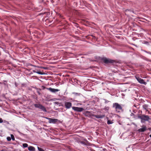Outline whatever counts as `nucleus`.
<instances>
[{
    "instance_id": "obj_25",
    "label": "nucleus",
    "mask_w": 151,
    "mask_h": 151,
    "mask_svg": "<svg viewBox=\"0 0 151 151\" xmlns=\"http://www.w3.org/2000/svg\"><path fill=\"white\" fill-rule=\"evenodd\" d=\"M6 139L8 141H10L11 140V138L10 137H7Z\"/></svg>"
},
{
    "instance_id": "obj_33",
    "label": "nucleus",
    "mask_w": 151,
    "mask_h": 151,
    "mask_svg": "<svg viewBox=\"0 0 151 151\" xmlns=\"http://www.w3.org/2000/svg\"><path fill=\"white\" fill-rule=\"evenodd\" d=\"M145 43L147 44L148 43V42L146 41V42Z\"/></svg>"
},
{
    "instance_id": "obj_31",
    "label": "nucleus",
    "mask_w": 151,
    "mask_h": 151,
    "mask_svg": "<svg viewBox=\"0 0 151 151\" xmlns=\"http://www.w3.org/2000/svg\"><path fill=\"white\" fill-rule=\"evenodd\" d=\"M131 116H134L135 115H134V114L133 113H132L131 114Z\"/></svg>"
},
{
    "instance_id": "obj_12",
    "label": "nucleus",
    "mask_w": 151,
    "mask_h": 151,
    "mask_svg": "<svg viewBox=\"0 0 151 151\" xmlns=\"http://www.w3.org/2000/svg\"><path fill=\"white\" fill-rule=\"evenodd\" d=\"M143 108L146 111H148V105L147 104H144L142 105Z\"/></svg>"
},
{
    "instance_id": "obj_2",
    "label": "nucleus",
    "mask_w": 151,
    "mask_h": 151,
    "mask_svg": "<svg viewBox=\"0 0 151 151\" xmlns=\"http://www.w3.org/2000/svg\"><path fill=\"white\" fill-rule=\"evenodd\" d=\"M112 107L115 108L116 111L117 112H119L121 111H123L122 106L117 103H113Z\"/></svg>"
},
{
    "instance_id": "obj_7",
    "label": "nucleus",
    "mask_w": 151,
    "mask_h": 151,
    "mask_svg": "<svg viewBox=\"0 0 151 151\" xmlns=\"http://www.w3.org/2000/svg\"><path fill=\"white\" fill-rule=\"evenodd\" d=\"M104 63L108 64L109 63H112L113 60L110 59H108L106 58H103L101 59Z\"/></svg>"
},
{
    "instance_id": "obj_1",
    "label": "nucleus",
    "mask_w": 151,
    "mask_h": 151,
    "mask_svg": "<svg viewBox=\"0 0 151 151\" xmlns=\"http://www.w3.org/2000/svg\"><path fill=\"white\" fill-rule=\"evenodd\" d=\"M138 118L141 119V122L142 123H144L145 121H148L150 119L149 116L144 114L139 115Z\"/></svg>"
},
{
    "instance_id": "obj_3",
    "label": "nucleus",
    "mask_w": 151,
    "mask_h": 151,
    "mask_svg": "<svg viewBox=\"0 0 151 151\" xmlns=\"http://www.w3.org/2000/svg\"><path fill=\"white\" fill-rule=\"evenodd\" d=\"M35 107L40 109L42 111L45 112H47V110L45 107L42 105L40 104H34Z\"/></svg>"
},
{
    "instance_id": "obj_27",
    "label": "nucleus",
    "mask_w": 151,
    "mask_h": 151,
    "mask_svg": "<svg viewBox=\"0 0 151 151\" xmlns=\"http://www.w3.org/2000/svg\"><path fill=\"white\" fill-rule=\"evenodd\" d=\"M3 122V121L1 118H0V123H2Z\"/></svg>"
},
{
    "instance_id": "obj_30",
    "label": "nucleus",
    "mask_w": 151,
    "mask_h": 151,
    "mask_svg": "<svg viewBox=\"0 0 151 151\" xmlns=\"http://www.w3.org/2000/svg\"><path fill=\"white\" fill-rule=\"evenodd\" d=\"M41 68H42L44 69H47V68L46 67H41Z\"/></svg>"
},
{
    "instance_id": "obj_29",
    "label": "nucleus",
    "mask_w": 151,
    "mask_h": 151,
    "mask_svg": "<svg viewBox=\"0 0 151 151\" xmlns=\"http://www.w3.org/2000/svg\"><path fill=\"white\" fill-rule=\"evenodd\" d=\"M18 132L19 133V134L21 135H24V134L21 132H20L19 131H18Z\"/></svg>"
},
{
    "instance_id": "obj_16",
    "label": "nucleus",
    "mask_w": 151,
    "mask_h": 151,
    "mask_svg": "<svg viewBox=\"0 0 151 151\" xmlns=\"http://www.w3.org/2000/svg\"><path fill=\"white\" fill-rule=\"evenodd\" d=\"M73 94H74L75 96H80L81 95V94L80 93H77L75 92H73L72 93Z\"/></svg>"
},
{
    "instance_id": "obj_26",
    "label": "nucleus",
    "mask_w": 151,
    "mask_h": 151,
    "mask_svg": "<svg viewBox=\"0 0 151 151\" xmlns=\"http://www.w3.org/2000/svg\"><path fill=\"white\" fill-rule=\"evenodd\" d=\"M104 100H105V103H108L109 101H108L107 100H106V99H104Z\"/></svg>"
},
{
    "instance_id": "obj_35",
    "label": "nucleus",
    "mask_w": 151,
    "mask_h": 151,
    "mask_svg": "<svg viewBox=\"0 0 151 151\" xmlns=\"http://www.w3.org/2000/svg\"><path fill=\"white\" fill-rule=\"evenodd\" d=\"M127 10H128V11H129V10H128H128H126V11H127Z\"/></svg>"
},
{
    "instance_id": "obj_17",
    "label": "nucleus",
    "mask_w": 151,
    "mask_h": 151,
    "mask_svg": "<svg viewBox=\"0 0 151 151\" xmlns=\"http://www.w3.org/2000/svg\"><path fill=\"white\" fill-rule=\"evenodd\" d=\"M85 140L86 141V142L87 143H86V142H83V141H81V143L82 144H83L85 145H87V143H88V142L86 140V139H85Z\"/></svg>"
},
{
    "instance_id": "obj_23",
    "label": "nucleus",
    "mask_w": 151,
    "mask_h": 151,
    "mask_svg": "<svg viewBox=\"0 0 151 151\" xmlns=\"http://www.w3.org/2000/svg\"><path fill=\"white\" fill-rule=\"evenodd\" d=\"M23 146L24 147H27L28 146V144L27 143H24L23 144Z\"/></svg>"
},
{
    "instance_id": "obj_6",
    "label": "nucleus",
    "mask_w": 151,
    "mask_h": 151,
    "mask_svg": "<svg viewBox=\"0 0 151 151\" xmlns=\"http://www.w3.org/2000/svg\"><path fill=\"white\" fill-rule=\"evenodd\" d=\"M72 109L75 111L78 112H81L84 110V109L82 107L73 106Z\"/></svg>"
},
{
    "instance_id": "obj_5",
    "label": "nucleus",
    "mask_w": 151,
    "mask_h": 151,
    "mask_svg": "<svg viewBox=\"0 0 151 151\" xmlns=\"http://www.w3.org/2000/svg\"><path fill=\"white\" fill-rule=\"evenodd\" d=\"M64 106L67 109H70L72 107V104L71 103L66 101H64Z\"/></svg>"
},
{
    "instance_id": "obj_18",
    "label": "nucleus",
    "mask_w": 151,
    "mask_h": 151,
    "mask_svg": "<svg viewBox=\"0 0 151 151\" xmlns=\"http://www.w3.org/2000/svg\"><path fill=\"white\" fill-rule=\"evenodd\" d=\"M113 122L110 120H108L107 122V124L108 125L112 124Z\"/></svg>"
},
{
    "instance_id": "obj_20",
    "label": "nucleus",
    "mask_w": 151,
    "mask_h": 151,
    "mask_svg": "<svg viewBox=\"0 0 151 151\" xmlns=\"http://www.w3.org/2000/svg\"><path fill=\"white\" fill-rule=\"evenodd\" d=\"M11 139H12L13 140H15L13 134H11Z\"/></svg>"
},
{
    "instance_id": "obj_14",
    "label": "nucleus",
    "mask_w": 151,
    "mask_h": 151,
    "mask_svg": "<svg viewBox=\"0 0 151 151\" xmlns=\"http://www.w3.org/2000/svg\"><path fill=\"white\" fill-rule=\"evenodd\" d=\"M28 149L30 151H35V148L34 147L32 146H29L28 147Z\"/></svg>"
},
{
    "instance_id": "obj_19",
    "label": "nucleus",
    "mask_w": 151,
    "mask_h": 151,
    "mask_svg": "<svg viewBox=\"0 0 151 151\" xmlns=\"http://www.w3.org/2000/svg\"><path fill=\"white\" fill-rule=\"evenodd\" d=\"M37 93H38L39 95H41V93H40V91H41V89H38L37 88Z\"/></svg>"
},
{
    "instance_id": "obj_15",
    "label": "nucleus",
    "mask_w": 151,
    "mask_h": 151,
    "mask_svg": "<svg viewBox=\"0 0 151 151\" xmlns=\"http://www.w3.org/2000/svg\"><path fill=\"white\" fill-rule=\"evenodd\" d=\"M3 84L5 86L8 87V84L7 83V82L6 81L4 80L3 82Z\"/></svg>"
},
{
    "instance_id": "obj_32",
    "label": "nucleus",
    "mask_w": 151,
    "mask_h": 151,
    "mask_svg": "<svg viewBox=\"0 0 151 151\" xmlns=\"http://www.w3.org/2000/svg\"><path fill=\"white\" fill-rule=\"evenodd\" d=\"M33 72L34 73H36V72H37L35 70H33Z\"/></svg>"
},
{
    "instance_id": "obj_8",
    "label": "nucleus",
    "mask_w": 151,
    "mask_h": 151,
    "mask_svg": "<svg viewBox=\"0 0 151 151\" xmlns=\"http://www.w3.org/2000/svg\"><path fill=\"white\" fill-rule=\"evenodd\" d=\"M135 78L136 79L139 83L144 84L145 85H146V84L147 83L144 81V80L141 79L139 77L136 76Z\"/></svg>"
},
{
    "instance_id": "obj_13",
    "label": "nucleus",
    "mask_w": 151,
    "mask_h": 151,
    "mask_svg": "<svg viewBox=\"0 0 151 151\" xmlns=\"http://www.w3.org/2000/svg\"><path fill=\"white\" fill-rule=\"evenodd\" d=\"M90 114V111H86L85 112L84 114L85 116L88 117H90L91 115Z\"/></svg>"
},
{
    "instance_id": "obj_21",
    "label": "nucleus",
    "mask_w": 151,
    "mask_h": 151,
    "mask_svg": "<svg viewBox=\"0 0 151 151\" xmlns=\"http://www.w3.org/2000/svg\"><path fill=\"white\" fill-rule=\"evenodd\" d=\"M36 73L40 75H42L45 74V73H42L40 71H37Z\"/></svg>"
},
{
    "instance_id": "obj_28",
    "label": "nucleus",
    "mask_w": 151,
    "mask_h": 151,
    "mask_svg": "<svg viewBox=\"0 0 151 151\" xmlns=\"http://www.w3.org/2000/svg\"><path fill=\"white\" fill-rule=\"evenodd\" d=\"M15 87H17V86H18V84H17V83L16 82H15Z\"/></svg>"
},
{
    "instance_id": "obj_22",
    "label": "nucleus",
    "mask_w": 151,
    "mask_h": 151,
    "mask_svg": "<svg viewBox=\"0 0 151 151\" xmlns=\"http://www.w3.org/2000/svg\"><path fill=\"white\" fill-rule=\"evenodd\" d=\"M39 151H45L43 149L41 148L40 147H37Z\"/></svg>"
},
{
    "instance_id": "obj_10",
    "label": "nucleus",
    "mask_w": 151,
    "mask_h": 151,
    "mask_svg": "<svg viewBox=\"0 0 151 151\" xmlns=\"http://www.w3.org/2000/svg\"><path fill=\"white\" fill-rule=\"evenodd\" d=\"M48 89L52 93H55L59 91V90L56 89L51 88H49Z\"/></svg>"
},
{
    "instance_id": "obj_9",
    "label": "nucleus",
    "mask_w": 151,
    "mask_h": 151,
    "mask_svg": "<svg viewBox=\"0 0 151 151\" xmlns=\"http://www.w3.org/2000/svg\"><path fill=\"white\" fill-rule=\"evenodd\" d=\"M146 130V127L145 126H143L142 128L139 129H138V131L140 132H143Z\"/></svg>"
},
{
    "instance_id": "obj_4",
    "label": "nucleus",
    "mask_w": 151,
    "mask_h": 151,
    "mask_svg": "<svg viewBox=\"0 0 151 151\" xmlns=\"http://www.w3.org/2000/svg\"><path fill=\"white\" fill-rule=\"evenodd\" d=\"M45 118L49 120V122L50 123L55 124L61 123V122L60 120L57 119H52L47 117H46Z\"/></svg>"
},
{
    "instance_id": "obj_34",
    "label": "nucleus",
    "mask_w": 151,
    "mask_h": 151,
    "mask_svg": "<svg viewBox=\"0 0 151 151\" xmlns=\"http://www.w3.org/2000/svg\"><path fill=\"white\" fill-rule=\"evenodd\" d=\"M0 84H3V82H0Z\"/></svg>"
},
{
    "instance_id": "obj_11",
    "label": "nucleus",
    "mask_w": 151,
    "mask_h": 151,
    "mask_svg": "<svg viewBox=\"0 0 151 151\" xmlns=\"http://www.w3.org/2000/svg\"><path fill=\"white\" fill-rule=\"evenodd\" d=\"M92 116L93 117H94L97 118H102L104 117V115H92Z\"/></svg>"
},
{
    "instance_id": "obj_24",
    "label": "nucleus",
    "mask_w": 151,
    "mask_h": 151,
    "mask_svg": "<svg viewBox=\"0 0 151 151\" xmlns=\"http://www.w3.org/2000/svg\"><path fill=\"white\" fill-rule=\"evenodd\" d=\"M143 51L144 52H145L147 53H148L149 54H150V55H151V52L150 51H147L146 50H144Z\"/></svg>"
}]
</instances>
